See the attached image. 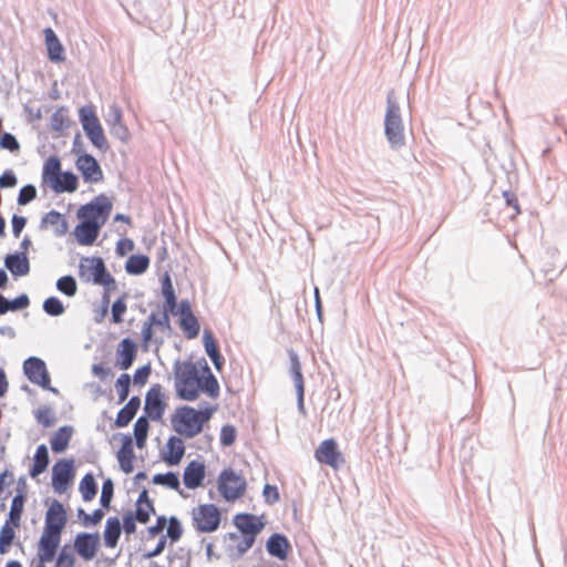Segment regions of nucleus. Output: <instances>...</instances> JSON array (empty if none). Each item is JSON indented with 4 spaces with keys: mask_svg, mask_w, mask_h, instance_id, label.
<instances>
[{
    "mask_svg": "<svg viewBox=\"0 0 567 567\" xmlns=\"http://www.w3.org/2000/svg\"><path fill=\"white\" fill-rule=\"evenodd\" d=\"M116 458L118 461L120 468L122 470V472H124L125 474H130L133 472V470H134L133 462L135 458L134 452L117 451Z\"/></svg>",
    "mask_w": 567,
    "mask_h": 567,
    "instance_id": "6e6d98bb",
    "label": "nucleus"
},
{
    "mask_svg": "<svg viewBox=\"0 0 567 567\" xmlns=\"http://www.w3.org/2000/svg\"><path fill=\"white\" fill-rule=\"evenodd\" d=\"M18 527L19 526H13V524L9 523V520H6V523L2 525L0 529V555H4L9 551V548L16 537L14 528Z\"/></svg>",
    "mask_w": 567,
    "mask_h": 567,
    "instance_id": "a19ab883",
    "label": "nucleus"
},
{
    "mask_svg": "<svg viewBox=\"0 0 567 567\" xmlns=\"http://www.w3.org/2000/svg\"><path fill=\"white\" fill-rule=\"evenodd\" d=\"M206 476V466L198 460L190 461L183 473L184 485L189 489H196L203 485Z\"/></svg>",
    "mask_w": 567,
    "mask_h": 567,
    "instance_id": "6ab92c4d",
    "label": "nucleus"
},
{
    "mask_svg": "<svg viewBox=\"0 0 567 567\" xmlns=\"http://www.w3.org/2000/svg\"><path fill=\"white\" fill-rule=\"evenodd\" d=\"M175 389L181 400L194 401L198 398L199 371L189 360L174 364Z\"/></svg>",
    "mask_w": 567,
    "mask_h": 567,
    "instance_id": "f257e3e1",
    "label": "nucleus"
},
{
    "mask_svg": "<svg viewBox=\"0 0 567 567\" xmlns=\"http://www.w3.org/2000/svg\"><path fill=\"white\" fill-rule=\"evenodd\" d=\"M78 517L81 519V523L84 526H94L99 524L104 517V511L102 508H96L92 512V514H87L82 507H79Z\"/></svg>",
    "mask_w": 567,
    "mask_h": 567,
    "instance_id": "603ef678",
    "label": "nucleus"
},
{
    "mask_svg": "<svg viewBox=\"0 0 567 567\" xmlns=\"http://www.w3.org/2000/svg\"><path fill=\"white\" fill-rule=\"evenodd\" d=\"M162 282V295L164 297V306L163 308H166V310H172V308L175 306V302L177 300L176 293L172 284L171 276L165 272L163 277L161 278Z\"/></svg>",
    "mask_w": 567,
    "mask_h": 567,
    "instance_id": "ea45409f",
    "label": "nucleus"
},
{
    "mask_svg": "<svg viewBox=\"0 0 567 567\" xmlns=\"http://www.w3.org/2000/svg\"><path fill=\"white\" fill-rule=\"evenodd\" d=\"M75 475L74 460L61 458L52 466V487L55 493H64Z\"/></svg>",
    "mask_w": 567,
    "mask_h": 567,
    "instance_id": "6e6552de",
    "label": "nucleus"
},
{
    "mask_svg": "<svg viewBox=\"0 0 567 567\" xmlns=\"http://www.w3.org/2000/svg\"><path fill=\"white\" fill-rule=\"evenodd\" d=\"M0 147L11 153H18L21 148L19 141L10 132H3L0 135Z\"/></svg>",
    "mask_w": 567,
    "mask_h": 567,
    "instance_id": "5fc2aeb1",
    "label": "nucleus"
},
{
    "mask_svg": "<svg viewBox=\"0 0 567 567\" xmlns=\"http://www.w3.org/2000/svg\"><path fill=\"white\" fill-rule=\"evenodd\" d=\"M105 121L113 137L120 140L123 143H126L130 140V131L126 124L123 122L122 110L118 105L113 104L110 106V111Z\"/></svg>",
    "mask_w": 567,
    "mask_h": 567,
    "instance_id": "2eb2a0df",
    "label": "nucleus"
},
{
    "mask_svg": "<svg viewBox=\"0 0 567 567\" xmlns=\"http://www.w3.org/2000/svg\"><path fill=\"white\" fill-rule=\"evenodd\" d=\"M151 372H152L151 363H146V364L140 367L138 369H136L134 372V375H133L134 384L144 385L147 382Z\"/></svg>",
    "mask_w": 567,
    "mask_h": 567,
    "instance_id": "680f3d73",
    "label": "nucleus"
},
{
    "mask_svg": "<svg viewBox=\"0 0 567 567\" xmlns=\"http://www.w3.org/2000/svg\"><path fill=\"white\" fill-rule=\"evenodd\" d=\"M203 344L206 354L209 357L215 369L220 372L224 367V357L219 351L218 342L216 341L213 332L209 329H205L203 333Z\"/></svg>",
    "mask_w": 567,
    "mask_h": 567,
    "instance_id": "5701e85b",
    "label": "nucleus"
},
{
    "mask_svg": "<svg viewBox=\"0 0 567 567\" xmlns=\"http://www.w3.org/2000/svg\"><path fill=\"white\" fill-rule=\"evenodd\" d=\"M23 373L27 379L41 388H48L50 374L45 362L38 357H29L23 362Z\"/></svg>",
    "mask_w": 567,
    "mask_h": 567,
    "instance_id": "ddd939ff",
    "label": "nucleus"
},
{
    "mask_svg": "<svg viewBox=\"0 0 567 567\" xmlns=\"http://www.w3.org/2000/svg\"><path fill=\"white\" fill-rule=\"evenodd\" d=\"M50 464L49 451L45 444L38 445L34 456L33 463L29 470V474L32 478L38 477L40 474L44 473Z\"/></svg>",
    "mask_w": 567,
    "mask_h": 567,
    "instance_id": "c756f323",
    "label": "nucleus"
},
{
    "mask_svg": "<svg viewBox=\"0 0 567 567\" xmlns=\"http://www.w3.org/2000/svg\"><path fill=\"white\" fill-rule=\"evenodd\" d=\"M44 225L52 226L54 228V235L56 237L64 236L69 229V224L64 215L54 209L50 210L42 217L41 227H43Z\"/></svg>",
    "mask_w": 567,
    "mask_h": 567,
    "instance_id": "7c9ffc66",
    "label": "nucleus"
},
{
    "mask_svg": "<svg viewBox=\"0 0 567 567\" xmlns=\"http://www.w3.org/2000/svg\"><path fill=\"white\" fill-rule=\"evenodd\" d=\"M166 409L161 384H153L145 395L144 412L152 421H161Z\"/></svg>",
    "mask_w": 567,
    "mask_h": 567,
    "instance_id": "f8f14e48",
    "label": "nucleus"
},
{
    "mask_svg": "<svg viewBox=\"0 0 567 567\" xmlns=\"http://www.w3.org/2000/svg\"><path fill=\"white\" fill-rule=\"evenodd\" d=\"M247 488L246 478L234 468L223 470L217 478V489L221 497L229 503L241 498Z\"/></svg>",
    "mask_w": 567,
    "mask_h": 567,
    "instance_id": "20e7f679",
    "label": "nucleus"
},
{
    "mask_svg": "<svg viewBox=\"0 0 567 567\" xmlns=\"http://www.w3.org/2000/svg\"><path fill=\"white\" fill-rule=\"evenodd\" d=\"M73 434V427L70 425L61 426L51 437L50 444L53 453H62L64 452L70 443V440Z\"/></svg>",
    "mask_w": 567,
    "mask_h": 567,
    "instance_id": "473e14b6",
    "label": "nucleus"
},
{
    "mask_svg": "<svg viewBox=\"0 0 567 567\" xmlns=\"http://www.w3.org/2000/svg\"><path fill=\"white\" fill-rule=\"evenodd\" d=\"M179 328L187 339H195L200 330V324L195 315L179 318Z\"/></svg>",
    "mask_w": 567,
    "mask_h": 567,
    "instance_id": "37998d69",
    "label": "nucleus"
},
{
    "mask_svg": "<svg viewBox=\"0 0 567 567\" xmlns=\"http://www.w3.org/2000/svg\"><path fill=\"white\" fill-rule=\"evenodd\" d=\"M137 354V343L131 338L122 339L116 348V367L127 370L132 367Z\"/></svg>",
    "mask_w": 567,
    "mask_h": 567,
    "instance_id": "a211bd4d",
    "label": "nucleus"
},
{
    "mask_svg": "<svg viewBox=\"0 0 567 567\" xmlns=\"http://www.w3.org/2000/svg\"><path fill=\"white\" fill-rule=\"evenodd\" d=\"M27 217L14 214L11 218L12 234L16 238L20 237L27 225Z\"/></svg>",
    "mask_w": 567,
    "mask_h": 567,
    "instance_id": "774afa93",
    "label": "nucleus"
},
{
    "mask_svg": "<svg viewBox=\"0 0 567 567\" xmlns=\"http://www.w3.org/2000/svg\"><path fill=\"white\" fill-rule=\"evenodd\" d=\"M30 299L27 293H21L14 299H8L0 293V316L6 315L9 311H19L28 308Z\"/></svg>",
    "mask_w": 567,
    "mask_h": 567,
    "instance_id": "f704fd0d",
    "label": "nucleus"
},
{
    "mask_svg": "<svg viewBox=\"0 0 567 567\" xmlns=\"http://www.w3.org/2000/svg\"><path fill=\"white\" fill-rule=\"evenodd\" d=\"M79 491L84 502L92 501L97 493V484L92 473H86L80 481Z\"/></svg>",
    "mask_w": 567,
    "mask_h": 567,
    "instance_id": "4c0bfd02",
    "label": "nucleus"
},
{
    "mask_svg": "<svg viewBox=\"0 0 567 567\" xmlns=\"http://www.w3.org/2000/svg\"><path fill=\"white\" fill-rule=\"evenodd\" d=\"M152 483L166 486L174 491H178L181 486L178 474L175 472L155 474L152 478Z\"/></svg>",
    "mask_w": 567,
    "mask_h": 567,
    "instance_id": "c03bdc74",
    "label": "nucleus"
},
{
    "mask_svg": "<svg viewBox=\"0 0 567 567\" xmlns=\"http://www.w3.org/2000/svg\"><path fill=\"white\" fill-rule=\"evenodd\" d=\"M167 532L164 536H167V539L172 544L178 542L183 535V526L181 520L176 516H171L167 518Z\"/></svg>",
    "mask_w": 567,
    "mask_h": 567,
    "instance_id": "09e8293b",
    "label": "nucleus"
},
{
    "mask_svg": "<svg viewBox=\"0 0 567 567\" xmlns=\"http://www.w3.org/2000/svg\"><path fill=\"white\" fill-rule=\"evenodd\" d=\"M56 289L66 297H74L78 292V284L73 276L65 275L55 282Z\"/></svg>",
    "mask_w": 567,
    "mask_h": 567,
    "instance_id": "49530a36",
    "label": "nucleus"
},
{
    "mask_svg": "<svg viewBox=\"0 0 567 567\" xmlns=\"http://www.w3.org/2000/svg\"><path fill=\"white\" fill-rule=\"evenodd\" d=\"M4 266L14 277H23L30 272V261L27 251H16L4 257Z\"/></svg>",
    "mask_w": 567,
    "mask_h": 567,
    "instance_id": "412c9836",
    "label": "nucleus"
},
{
    "mask_svg": "<svg viewBox=\"0 0 567 567\" xmlns=\"http://www.w3.org/2000/svg\"><path fill=\"white\" fill-rule=\"evenodd\" d=\"M66 523L68 514L63 504L53 499L45 513L43 533L61 537Z\"/></svg>",
    "mask_w": 567,
    "mask_h": 567,
    "instance_id": "1a4fd4ad",
    "label": "nucleus"
},
{
    "mask_svg": "<svg viewBox=\"0 0 567 567\" xmlns=\"http://www.w3.org/2000/svg\"><path fill=\"white\" fill-rule=\"evenodd\" d=\"M168 310H166V308H163V312L161 316H158L157 313L155 312H152L146 322H148L152 327L153 326H158L161 328H164V329H169L171 328V323H169V317H168Z\"/></svg>",
    "mask_w": 567,
    "mask_h": 567,
    "instance_id": "052dcab7",
    "label": "nucleus"
},
{
    "mask_svg": "<svg viewBox=\"0 0 567 567\" xmlns=\"http://www.w3.org/2000/svg\"><path fill=\"white\" fill-rule=\"evenodd\" d=\"M150 267V258L143 254L131 255L125 262V271L128 275L140 276Z\"/></svg>",
    "mask_w": 567,
    "mask_h": 567,
    "instance_id": "c9c22d12",
    "label": "nucleus"
},
{
    "mask_svg": "<svg viewBox=\"0 0 567 567\" xmlns=\"http://www.w3.org/2000/svg\"><path fill=\"white\" fill-rule=\"evenodd\" d=\"M234 525L239 529L243 535L255 534L258 535L265 527L261 517L250 513H239L234 516Z\"/></svg>",
    "mask_w": 567,
    "mask_h": 567,
    "instance_id": "aec40b11",
    "label": "nucleus"
},
{
    "mask_svg": "<svg viewBox=\"0 0 567 567\" xmlns=\"http://www.w3.org/2000/svg\"><path fill=\"white\" fill-rule=\"evenodd\" d=\"M50 125L51 130L56 132H62L64 128L70 127L71 122L66 107L61 106L51 115Z\"/></svg>",
    "mask_w": 567,
    "mask_h": 567,
    "instance_id": "a18cd8bd",
    "label": "nucleus"
},
{
    "mask_svg": "<svg viewBox=\"0 0 567 567\" xmlns=\"http://www.w3.org/2000/svg\"><path fill=\"white\" fill-rule=\"evenodd\" d=\"M237 437V430L231 424H226L220 430L219 441L223 446H231Z\"/></svg>",
    "mask_w": 567,
    "mask_h": 567,
    "instance_id": "13d9d810",
    "label": "nucleus"
},
{
    "mask_svg": "<svg viewBox=\"0 0 567 567\" xmlns=\"http://www.w3.org/2000/svg\"><path fill=\"white\" fill-rule=\"evenodd\" d=\"M199 392H204L213 399L218 398L220 388L216 377L213 373H209V375H200L198 383V393Z\"/></svg>",
    "mask_w": 567,
    "mask_h": 567,
    "instance_id": "58836bf2",
    "label": "nucleus"
},
{
    "mask_svg": "<svg viewBox=\"0 0 567 567\" xmlns=\"http://www.w3.org/2000/svg\"><path fill=\"white\" fill-rule=\"evenodd\" d=\"M291 546L286 535L274 533L266 542V550L271 556L279 560H286Z\"/></svg>",
    "mask_w": 567,
    "mask_h": 567,
    "instance_id": "4be33fe9",
    "label": "nucleus"
},
{
    "mask_svg": "<svg viewBox=\"0 0 567 567\" xmlns=\"http://www.w3.org/2000/svg\"><path fill=\"white\" fill-rule=\"evenodd\" d=\"M384 135L392 150H400L405 145L404 125L400 105L393 91L386 95V111L384 116Z\"/></svg>",
    "mask_w": 567,
    "mask_h": 567,
    "instance_id": "f03ea898",
    "label": "nucleus"
},
{
    "mask_svg": "<svg viewBox=\"0 0 567 567\" xmlns=\"http://www.w3.org/2000/svg\"><path fill=\"white\" fill-rule=\"evenodd\" d=\"M37 197V188L32 184L24 185L18 194L17 203L20 206L28 205Z\"/></svg>",
    "mask_w": 567,
    "mask_h": 567,
    "instance_id": "4d7b16f0",
    "label": "nucleus"
},
{
    "mask_svg": "<svg viewBox=\"0 0 567 567\" xmlns=\"http://www.w3.org/2000/svg\"><path fill=\"white\" fill-rule=\"evenodd\" d=\"M101 228L97 225L81 221L74 228L76 241L82 246L92 245L96 240Z\"/></svg>",
    "mask_w": 567,
    "mask_h": 567,
    "instance_id": "bb28decb",
    "label": "nucleus"
},
{
    "mask_svg": "<svg viewBox=\"0 0 567 567\" xmlns=\"http://www.w3.org/2000/svg\"><path fill=\"white\" fill-rule=\"evenodd\" d=\"M168 312L173 316H178L179 318L194 315L188 299L181 300L178 306L176 301L175 306L172 308V310H168Z\"/></svg>",
    "mask_w": 567,
    "mask_h": 567,
    "instance_id": "e2e57ef3",
    "label": "nucleus"
},
{
    "mask_svg": "<svg viewBox=\"0 0 567 567\" xmlns=\"http://www.w3.org/2000/svg\"><path fill=\"white\" fill-rule=\"evenodd\" d=\"M265 502L272 505L279 501V492L276 485L266 484L262 489Z\"/></svg>",
    "mask_w": 567,
    "mask_h": 567,
    "instance_id": "338daca9",
    "label": "nucleus"
},
{
    "mask_svg": "<svg viewBox=\"0 0 567 567\" xmlns=\"http://www.w3.org/2000/svg\"><path fill=\"white\" fill-rule=\"evenodd\" d=\"M60 543V536L42 533L38 543L39 563L45 565V563L52 561L56 556Z\"/></svg>",
    "mask_w": 567,
    "mask_h": 567,
    "instance_id": "f3484780",
    "label": "nucleus"
},
{
    "mask_svg": "<svg viewBox=\"0 0 567 567\" xmlns=\"http://www.w3.org/2000/svg\"><path fill=\"white\" fill-rule=\"evenodd\" d=\"M174 430L187 439H192L202 432L197 410L189 405L179 406L172 416Z\"/></svg>",
    "mask_w": 567,
    "mask_h": 567,
    "instance_id": "0eeeda50",
    "label": "nucleus"
},
{
    "mask_svg": "<svg viewBox=\"0 0 567 567\" xmlns=\"http://www.w3.org/2000/svg\"><path fill=\"white\" fill-rule=\"evenodd\" d=\"M107 270L104 260L101 257H83L79 265V275L86 281H92L97 285L100 281H105Z\"/></svg>",
    "mask_w": 567,
    "mask_h": 567,
    "instance_id": "9d476101",
    "label": "nucleus"
},
{
    "mask_svg": "<svg viewBox=\"0 0 567 567\" xmlns=\"http://www.w3.org/2000/svg\"><path fill=\"white\" fill-rule=\"evenodd\" d=\"M79 178L78 176L71 172L65 171L61 175V179L53 184L52 190L54 193H73L78 189Z\"/></svg>",
    "mask_w": 567,
    "mask_h": 567,
    "instance_id": "e433bc0d",
    "label": "nucleus"
},
{
    "mask_svg": "<svg viewBox=\"0 0 567 567\" xmlns=\"http://www.w3.org/2000/svg\"><path fill=\"white\" fill-rule=\"evenodd\" d=\"M122 534V524L120 518L116 516L109 517L105 523V528L103 532V539L105 547L114 548L116 547L118 539Z\"/></svg>",
    "mask_w": 567,
    "mask_h": 567,
    "instance_id": "cd10ccee",
    "label": "nucleus"
},
{
    "mask_svg": "<svg viewBox=\"0 0 567 567\" xmlns=\"http://www.w3.org/2000/svg\"><path fill=\"white\" fill-rule=\"evenodd\" d=\"M132 379L128 373H122L115 381V389L118 395V404L125 402L130 395Z\"/></svg>",
    "mask_w": 567,
    "mask_h": 567,
    "instance_id": "de8ad7c7",
    "label": "nucleus"
},
{
    "mask_svg": "<svg viewBox=\"0 0 567 567\" xmlns=\"http://www.w3.org/2000/svg\"><path fill=\"white\" fill-rule=\"evenodd\" d=\"M79 120L92 145L102 152H106L110 146L93 106L83 105L80 107Z\"/></svg>",
    "mask_w": 567,
    "mask_h": 567,
    "instance_id": "7ed1b4c3",
    "label": "nucleus"
},
{
    "mask_svg": "<svg viewBox=\"0 0 567 567\" xmlns=\"http://www.w3.org/2000/svg\"><path fill=\"white\" fill-rule=\"evenodd\" d=\"M287 353L289 358V374L295 383L296 391H305V380L299 355L293 349H289Z\"/></svg>",
    "mask_w": 567,
    "mask_h": 567,
    "instance_id": "2f4dec72",
    "label": "nucleus"
},
{
    "mask_svg": "<svg viewBox=\"0 0 567 567\" xmlns=\"http://www.w3.org/2000/svg\"><path fill=\"white\" fill-rule=\"evenodd\" d=\"M35 419L44 427L52 426L54 423V417L51 416V409L48 406L39 409L37 411Z\"/></svg>",
    "mask_w": 567,
    "mask_h": 567,
    "instance_id": "69168bd1",
    "label": "nucleus"
},
{
    "mask_svg": "<svg viewBox=\"0 0 567 567\" xmlns=\"http://www.w3.org/2000/svg\"><path fill=\"white\" fill-rule=\"evenodd\" d=\"M125 295L117 298L112 305V322L121 323L126 311Z\"/></svg>",
    "mask_w": 567,
    "mask_h": 567,
    "instance_id": "bf43d9fd",
    "label": "nucleus"
},
{
    "mask_svg": "<svg viewBox=\"0 0 567 567\" xmlns=\"http://www.w3.org/2000/svg\"><path fill=\"white\" fill-rule=\"evenodd\" d=\"M62 173L63 171L61 169V159L56 155H53L50 156L43 164L42 179L52 188L53 184L61 179Z\"/></svg>",
    "mask_w": 567,
    "mask_h": 567,
    "instance_id": "c85d7f7f",
    "label": "nucleus"
},
{
    "mask_svg": "<svg viewBox=\"0 0 567 567\" xmlns=\"http://www.w3.org/2000/svg\"><path fill=\"white\" fill-rule=\"evenodd\" d=\"M75 557L69 545H64L59 551L54 567H74Z\"/></svg>",
    "mask_w": 567,
    "mask_h": 567,
    "instance_id": "864d4df0",
    "label": "nucleus"
},
{
    "mask_svg": "<svg viewBox=\"0 0 567 567\" xmlns=\"http://www.w3.org/2000/svg\"><path fill=\"white\" fill-rule=\"evenodd\" d=\"M18 184V178L12 169H6L0 176V188H13Z\"/></svg>",
    "mask_w": 567,
    "mask_h": 567,
    "instance_id": "0e129e2a",
    "label": "nucleus"
},
{
    "mask_svg": "<svg viewBox=\"0 0 567 567\" xmlns=\"http://www.w3.org/2000/svg\"><path fill=\"white\" fill-rule=\"evenodd\" d=\"M226 538L229 543L226 545V553L233 560L244 556L247 550L243 549L241 538L237 533H228Z\"/></svg>",
    "mask_w": 567,
    "mask_h": 567,
    "instance_id": "79ce46f5",
    "label": "nucleus"
},
{
    "mask_svg": "<svg viewBox=\"0 0 567 567\" xmlns=\"http://www.w3.org/2000/svg\"><path fill=\"white\" fill-rule=\"evenodd\" d=\"M112 207L113 204L110 198L104 194H100L90 203L79 208L78 217L81 221L102 227L107 221Z\"/></svg>",
    "mask_w": 567,
    "mask_h": 567,
    "instance_id": "39448f33",
    "label": "nucleus"
},
{
    "mask_svg": "<svg viewBox=\"0 0 567 567\" xmlns=\"http://www.w3.org/2000/svg\"><path fill=\"white\" fill-rule=\"evenodd\" d=\"M25 501H27L25 492H22L19 488L18 493H16V495L12 497L10 511H9L8 518H7V520H9V523H12L13 526H20V524H21V517L23 514Z\"/></svg>",
    "mask_w": 567,
    "mask_h": 567,
    "instance_id": "72a5a7b5",
    "label": "nucleus"
},
{
    "mask_svg": "<svg viewBox=\"0 0 567 567\" xmlns=\"http://www.w3.org/2000/svg\"><path fill=\"white\" fill-rule=\"evenodd\" d=\"M141 408V399L137 395H133L128 399L126 404L117 412L114 426L115 427H125L135 417L136 413Z\"/></svg>",
    "mask_w": 567,
    "mask_h": 567,
    "instance_id": "393cba45",
    "label": "nucleus"
},
{
    "mask_svg": "<svg viewBox=\"0 0 567 567\" xmlns=\"http://www.w3.org/2000/svg\"><path fill=\"white\" fill-rule=\"evenodd\" d=\"M113 496H114V483H113L112 478L107 477L103 481L101 496H100V504H101V508L103 511L110 509Z\"/></svg>",
    "mask_w": 567,
    "mask_h": 567,
    "instance_id": "3c124183",
    "label": "nucleus"
},
{
    "mask_svg": "<svg viewBox=\"0 0 567 567\" xmlns=\"http://www.w3.org/2000/svg\"><path fill=\"white\" fill-rule=\"evenodd\" d=\"M167 453L163 458L169 466L178 465L185 454V445L181 437L171 435L166 443Z\"/></svg>",
    "mask_w": 567,
    "mask_h": 567,
    "instance_id": "a878e982",
    "label": "nucleus"
},
{
    "mask_svg": "<svg viewBox=\"0 0 567 567\" xmlns=\"http://www.w3.org/2000/svg\"><path fill=\"white\" fill-rule=\"evenodd\" d=\"M43 311L51 317H59L64 313L65 308L62 301L54 296L47 298L42 305Z\"/></svg>",
    "mask_w": 567,
    "mask_h": 567,
    "instance_id": "8fccbe9b",
    "label": "nucleus"
},
{
    "mask_svg": "<svg viewBox=\"0 0 567 567\" xmlns=\"http://www.w3.org/2000/svg\"><path fill=\"white\" fill-rule=\"evenodd\" d=\"M315 457L319 463L329 465L333 468L339 466L342 455L338 450V444L333 439H327L320 443L315 452Z\"/></svg>",
    "mask_w": 567,
    "mask_h": 567,
    "instance_id": "dca6fc26",
    "label": "nucleus"
},
{
    "mask_svg": "<svg viewBox=\"0 0 567 567\" xmlns=\"http://www.w3.org/2000/svg\"><path fill=\"white\" fill-rule=\"evenodd\" d=\"M44 40L49 60L53 63L63 62L65 60L64 48L53 29H44Z\"/></svg>",
    "mask_w": 567,
    "mask_h": 567,
    "instance_id": "b1692460",
    "label": "nucleus"
},
{
    "mask_svg": "<svg viewBox=\"0 0 567 567\" xmlns=\"http://www.w3.org/2000/svg\"><path fill=\"white\" fill-rule=\"evenodd\" d=\"M220 522L221 513L215 504H202L192 509V524L199 533L217 530Z\"/></svg>",
    "mask_w": 567,
    "mask_h": 567,
    "instance_id": "423d86ee",
    "label": "nucleus"
},
{
    "mask_svg": "<svg viewBox=\"0 0 567 567\" xmlns=\"http://www.w3.org/2000/svg\"><path fill=\"white\" fill-rule=\"evenodd\" d=\"M99 547V533L81 532L75 535L73 549L83 560H92L96 556Z\"/></svg>",
    "mask_w": 567,
    "mask_h": 567,
    "instance_id": "9b49d317",
    "label": "nucleus"
},
{
    "mask_svg": "<svg viewBox=\"0 0 567 567\" xmlns=\"http://www.w3.org/2000/svg\"><path fill=\"white\" fill-rule=\"evenodd\" d=\"M75 167L81 173L85 183H99L103 181V171L99 162L89 153H83L78 156Z\"/></svg>",
    "mask_w": 567,
    "mask_h": 567,
    "instance_id": "4468645a",
    "label": "nucleus"
}]
</instances>
